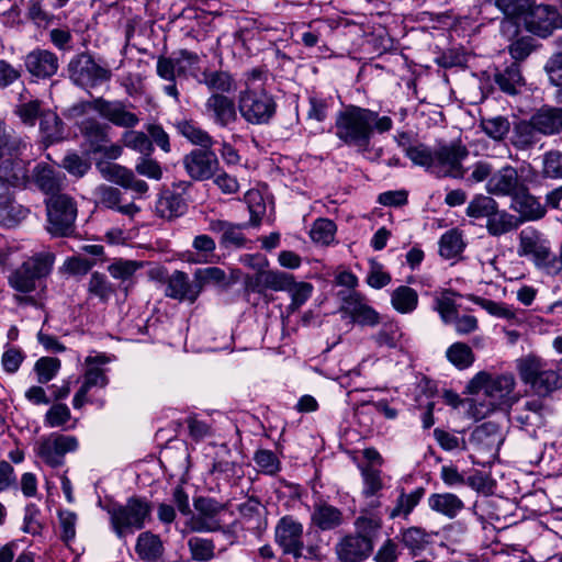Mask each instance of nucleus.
I'll list each match as a JSON object with an SVG mask.
<instances>
[{
  "label": "nucleus",
  "instance_id": "obj_1",
  "mask_svg": "<svg viewBox=\"0 0 562 562\" xmlns=\"http://www.w3.org/2000/svg\"><path fill=\"white\" fill-rule=\"evenodd\" d=\"M516 380L513 373L492 374L477 372L468 383L467 392L471 395L483 394L484 400H467L468 415L481 420L497 409H508L517 402Z\"/></svg>",
  "mask_w": 562,
  "mask_h": 562
},
{
  "label": "nucleus",
  "instance_id": "obj_2",
  "mask_svg": "<svg viewBox=\"0 0 562 562\" xmlns=\"http://www.w3.org/2000/svg\"><path fill=\"white\" fill-rule=\"evenodd\" d=\"M392 126L390 116H380L372 110L349 105L337 113L334 127L338 139L363 153L369 149L374 131L385 133Z\"/></svg>",
  "mask_w": 562,
  "mask_h": 562
},
{
  "label": "nucleus",
  "instance_id": "obj_3",
  "mask_svg": "<svg viewBox=\"0 0 562 562\" xmlns=\"http://www.w3.org/2000/svg\"><path fill=\"white\" fill-rule=\"evenodd\" d=\"M247 288L256 293L268 290L288 292L291 303L286 306L289 315L295 313L312 296L313 285L308 282H296L290 273L279 270H260L246 281Z\"/></svg>",
  "mask_w": 562,
  "mask_h": 562
},
{
  "label": "nucleus",
  "instance_id": "obj_4",
  "mask_svg": "<svg viewBox=\"0 0 562 562\" xmlns=\"http://www.w3.org/2000/svg\"><path fill=\"white\" fill-rule=\"evenodd\" d=\"M108 514L113 532L119 539H125L145 527L151 506L145 498L130 497L125 504L110 506Z\"/></svg>",
  "mask_w": 562,
  "mask_h": 562
},
{
  "label": "nucleus",
  "instance_id": "obj_5",
  "mask_svg": "<svg viewBox=\"0 0 562 562\" xmlns=\"http://www.w3.org/2000/svg\"><path fill=\"white\" fill-rule=\"evenodd\" d=\"M516 369L520 380L530 385L538 396H549L562 389V375L558 370L547 369L546 362L537 356L528 355L517 360Z\"/></svg>",
  "mask_w": 562,
  "mask_h": 562
},
{
  "label": "nucleus",
  "instance_id": "obj_6",
  "mask_svg": "<svg viewBox=\"0 0 562 562\" xmlns=\"http://www.w3.org/2000/svg\"><path fill=\"white\" fill-rule=\"evenodd\" d=\"M303 532V524L293 516L286 515L281 517L274 527V541L284 554L293 555L295 559L322 560L323 553L319 546L304 547Z\"/></svg>",
  "mask_w": 562,
  "mask_h": 562
},
{
  "label": "nucleus",
  "instance_id": "obj_7",
  "mask_svg": "<svg viewBox=\"0 0 562 562\" xmlns=\"http://www.w3.org/2000/svg\"><path fill=\"white\" fill-rule=\"evenodd\" d=\"M55 261L52 252H38L27 258L8 277V283L14 291L29 294L36 290L37 282L47 277Z\"/></svg>",
  "mask_w": 562,
  "mask_h": 562
},
{
  "label": "nucleus",
  "instance_id": "obj_8",
  "mask_svg": "<svg viewBox=\"0 0 562 562\" xmlns=\"http://www.w3.org/2000/svg\"><path fill=\"white\" fill-rule=\"evenodd\" d=\"M469 156V149L461 140L438 143L435 148L432 173L438 178L463 179L467 169L462 162Z\"/></svg>",
  "mask_w": 562,
  "mask_h": 562
},
{
  "label": "nucleus",
  "instance_id": "obj_9",
  "mask_svg": "<svg viewBox=\"0 0 562 562\" xmlns=\"http://www.w3.org/2000/svg\"><path fill=\"white\" fill-rule=\"evenodd\" d=\"M47 211V231L53 236H68L74 232L77 217L75 200L65 193L53 194L45 200Z\"/></svg>",
  "mask_w": 562,
  "mask_h": 562
},
{
  "label": "nucleus",
  "instance_id": "obj_10",
  "mask_svg": "<svg viewBox=\"0 0 562 562\" xmlns=\"http://www.w3.org/2000/svg\"><path fill=\"white\" fill-rule=\"evenodd\" d=\"M273 97L265 90L246 89L239 93L238 111L250 124H267L276 114Z\"/></svg>",
  "mask_w": 562,
  "mask_h": 562
},
{
  "label": "nucleus",
  "instance_id": "obj_11",
  "mask_svg": "<svg viewBox=\"0 0 562 562\" xmlns=\"http://www.w3.org/2000/svg\"><path fill=\"white\" fill-rule=\"evenodd\" d=\"M517 254L519 257L532 261L537 268L551 274L553 251L550 241L537 229L526 228L519 233Z\"/></svg>",
  "mask_w": 562,
  "mask_h": 562
},
{
  "label": "nucleus",
  "instance_id": "obj_12",
  "mask_svg": "<svg viewBox=\"0 0 562 562\" xmlns=\"http://www.w3.org/2000/svg\"><path fill=\"white\" fill-rule=\"evenodd\" d=\"M156 71L161 79L169 82L176 81L177 77L199 79L200 56L188 49H180L172 57L160 56Z\"/></svg>",
  "mask_w": 562,
  "mask_h": 562
},
{
  "label": "nucleus",
  "instance_id": "obj_13",
  "mask_svg": "<svg viewBox=\"0 0 562 562\" xmlns=\"http://www.w3.org/2000/svg\"><path fill=\"white\" fill-rule=\"evenodd\" d=\"M69 77L81 88H93L112 77L111 70L95 63L90 54L76 55L68 65Z\"/></svg>",
  "mask_w": 562,
  "mask_h": 562
},
{
  "label": "nucleus",
  "instance_id": "obj_14",
  "mask_svg": "<svg viewBox=\"0 0 562 562\" xmlns=\"http://www.w3.org/2000/svg\"><path fill=\"white\" fill-rule=\"evenodd\" d=\"M78 447L75 436L52 432L37 441L35 452L47 465L58 468L64 464L65 456L75 452Z\"/></svg>",
  "mask_w": 562,
  "mask_h": 562
},
{
  "label": "nucleus",
  "instance_id": "obj_15",
  "mask_svg": "<svg viewBox=\"0 0 562 562\" xmlns=\"http://www.w3.org/2000/svg\"><path fill=\"white\" fill-rule=\"evenodd\" d=\"M109 362L110 358L103 353L86 358L87 369L83 374V382L72 398L74 408L79 409L87 403V395L92 387H105L108 385L109 379L101 367Z\"/></svg>",
  "mask_w": 562,
  "mask_h": 562
},
{
  "label": "nucleus",
  "instance_id": "obj_16",
  "mask_svg": "<svg viewBox=\"0 0 562 562\" xmlns=\"http://www.w3.org/2000/svg\"><path fill=\"white\" fill-rule=\"evenodd\" d=\"M508 408L512 422L530 435L544 425V405L540 398L519 402L517 396V402Z\"/></svg>",
  "mask_w": 562,
  "mask_h": 562
},
{
  "label": "nucleus",
  "instance_id": "obj_17",
  "mask_svg": "<svg viewBox=\"0 0 562 562\" xmlns=\"http://www.w3.org/2000/svg\"><path fill=\"white\" fill-rule=\"evenodd\" d=\"M195 514L186 522L190 532H214L221 529L218 514L222 507L211 498L199 497L194 501Z\"/></svg>",
  "mask_w": 562,
  "mask_h": 562
},
{
  "label": "nucleus",
  "instance_id": "obj_18",
  "mask_svg": "<svg viewBox=\"0 0 562 562\" xmlns=\"http://www.w3.org/2000/svg\"><path fill=\"white\" fill-rule=\"evenodd\" d=\"M525 24L530 33L544 38L562 29V15L553 7L533 3L525 16Z\"/></svg>",
  "mask_w": 562,
  "mask_h": 562
},
{
  "label": "nucleus",
  "instance_id": "obj_19",
  "mask_svg": "<svg viewBox=\"0 0 562 562\" xmlns=\"http://www.w3.org/2000/svg\"><path fill=\"white\" fill-rule=\"evenodd\" d=\"M188 176L195 181L213 178L220 169V161L212 149H193L183 157Z\"/></svg>",
  "mask_w": 562,
  "mask_h": 562
},
{
  "label": "nucleus",
  "instance_id": "obj_20",
  "mask_svg": "<svg viewBox=\"0 0 562 562\" xmlns=\"http://www.w3.org/2000/svg\"><path fill=\"white\" fill-rule=\"evenodd\" d=\"M94 111L119 127L134 128L139 123L137 114L131 112L125 102L120 100L94 99Z\"/></svg>",
  "mask_w": 562,
  "mask_h": 562
},
{
  "label": "nucleus",
  "instance_id": "obj_21",
  "mask_svg": "<svg viewBox=\"0 0 562 562\" xmlns=\"http://www.w3.org/2000/svg\"><path fill=\"white\" fill-rule=\"evenodd\" d=\"M204 112L222 128H228L238 121L235 101L225 94H211L204 103Z\"/></svg>",
  "mask_w": 562,
  "mask_h": 562
},
{
  "label": "nucleus",
  "instance_id": "obj_22",
  "mask_svg": "<svg viewBox=\"0 0 562 562\" xmlns=\"http://www.w3.org/2000/svg\"><path fill=\"white\" fill-rule=\"evenodd\" d=\"M526 184L515 167L506 165L493 172L485 184L488 194L512 198Z\"/></svg>",
  "mask_w": 562,
  "mask_h": 562
},
{
  "label": "nucleus",
  "instance_id": "obj_23",
  "mask_svg": "<svg viewBox=\"0 0 562 562\" xmlns=\"http://www.w3.org/2000/svg\"><path fill=\"white\" fill-rule=\"evenodd\" d=\"M24 65L30 75L37 79H48L56 75L59 68L57 55L44 48H35L27 53Z\"/></svg>",
  "mask_w": 562,
  "mask_h": 562
},
{
  "label": "nucleus",
  "instance_id": "obj_24",
  "mask_svg": "<svg viewBox=\"0 0 562 562\" xmlns=\"http://www.w3.org/2000/svg\"><path fill=\"white\" fill-rule=\"evenodd\" d=\"M510 209L519 214V223L538 221L547 213L546 205L529 192L526 184L510 198Z\"/></svg>",
  "mask_w": 562,
  "mask_h": 562
},
{
  "label": "nucleus",
  "instance_id": "obj_25",
  "mask_svg": "<svg viewBox=\"0 0 562 562\" xmlns=\"http://www.w3.org/2000/svg\"><path fill=\"white\" fill-rule=\"evenodd\" d=\"M373 550V542L367 537L347 535L335 546V553L341 562H359L367 559Z\"/></svg>",
  "mask_w": 562,
  "mask_h": 562
},
{
  "label": "nucleus",
  "instance_id": "obj_26",
  "mask_svg": "<svg viewBox=\"0 0 562 562\" xmlns=\"http://www.w3.org/2000/svg\"><path fill=\"white\" fill-rule=\"evenodd\" d=\"M200 285L193 276V280L183 271H175L167 281L166 295L180 302L194 303L200 295Z\"/></svg>",
  "mask_w": 562,
  "mask_h": 562
},
{
  "label": "nucleus",
  "instance_id": "obj_27",
  "mask_svg": "<svg viewBox=\"0 0 562 562\" xmlns=\"http://www.w3.org/2000/svg\"><path fill=\"white\" fill-rule=\"evenodd\" d=\"M344 307L351 319L361 326L373 327L381 322L379 313L357 292L346 297Z\"/></svg>",
  "mask_w": 562,
  "mask_h": 562
},
{
  "label": "nucleus",
  "instance_id": "obj_28",
  "mask_svg": "<svg viewBox=\"0 0 562 562\" xmlns=\"http://www.w3.org/2000/svg\"><path fill=\"white\" fill-rule=\"evenodd\" d=\"M0 181L14 188H25L30 181L27 165L18 158L0 155Z\"/></svg>",
  "mask_w": 562,
  "mask_h": 562
},
{
  "label": "nucleus",
  "instance_id": "obj_29",
  "mask_svg": "<svg viewBox=\"0 0 562 562\" xmlns=\"http://www.w3.org/2000/svg\"><path fill=\"white\" fill-rule=\"evenodd\" d=\"M246 224H235L223 220H211L209 223V229L221 235L220 244L225 248L245 246L247 240L243 233Z\"/></svg>",
  "mask_w": 562,
  "mask_h": 562
},
{
  "label": "nucleus",
  "instance_id": "obj_30",
  "mask_svg": "<svg viewBox=\"0 0 562 562\" xmlns=\"http://www.w3.org/2000/svg\"><path fill=\"white\" fill-rule=\"evenodd\" d=\"M98 203L106 209L116 210L117 212L133 218L140 209L135 203L121 204L122 193L119 189L108 186H100L95 189Z\"/></svg>",
  "mask_w": 562,
  "mask_h": 562
},
{
  "label": "nucleus",
  "instance_id": "obj_31",
  "mask_svg": "<svg viewBox=\"0 0 562 562\" xmlns=\"http://www.w3.org/2000/svg\"><path fill=\"white\" fill-rule=\"evenodd\" d=\"M342 521L344 516L339 508L324 502L314 505L311 514V526L327 531L338 528Z\"/></svg>",
  "mask_w": 562,
  "mask_h": 562
},
{
  "label": "nucleus",
  "instance_id": "obj_32",
  "mask_svg": "<svg viewBox=\"0 0 562 562\" xmlns=\"http://www.w3.org/2000/svg\"><path fill=\"white\" fill-rule=\"evenodd\" d=\"M33 181L45 194H60L63 176L48 165L40 164L33 169Z\"/></svg>",
  "mask_w": 562,
  "mask_h": 562
},
{
  "label": "nucleus",
  "instance_id": "obj_33",
  "mask_svg": "<svg viewBox=\"0 0 562 562\" xmlns=\"http://www.w3.org/2000/svg\"><path fill=\"white\" fill-rule=\"evenodd\" d=\"M155 210L159 217L171 221L186 213L187 203L179 193L167 190L158 198Z\"/></svg>",
  "mask_w": 562,
  "mask_h": 562
},
{
  "label": "nucleus",
  "instance_id": "obj_34",
  "mask_svg": "<svg viewBox=\"0 0 562 562\" xmlns=\"http://www.w3.org/2000/svg\"><path fill=\"white\" fill-rule=\"evenodd\" d=\"M530 124L544 135L557 134L562 130V109L542 108L532 115Z\"/></svg>",
  "mask_w": 562,
  "mask_h": 562
},
{
  "label": "nucleus",
  "instance_id": "obj_35",
  "mask_svg": "<svg viewBox=\"0 0 562 562\" xmlns=\"http://www.w3.org/2000/svg\"><path fill=\"white\" fill-rule=\"evenodd\" d=\"M428 506L431 510L451 519L463 510L464 503L453 493H435L428 497Z\"/></svg>",
  "mask_w": 562,
  "mask_h": 562
},
{
  "label": "nucleus",
  "instance_id": "obj_36",
  "mask_svg": "<svg viewBox=\"0 0 562 562\" xmlns=\"http://www.w3.org/2000/svg\"><path fill=\"white\" fill-rule=\"evenodd\" d=\"M135 551L140 560L156 562L164 555L165 548L159 536L145 531L137 537Z\"/></svg>",
  "mask_w": 562,
  "mask_h": 562
},
{
  "label": "nucleus",
  "instance_id": "obj_37",
  "mask_svg": "<svg viewBox=\"0 0 562 562\" xmlns=\"http://www.w3.org/2000/svg\"><path fill=\"white\" fill-rule=\"evenodd\" d=\"M80 133L90 146V150L97 154V149H101L103 143H109V131L110 127L106 124H102L95 119L83 120L79 124Z\"/></svg>",
  "mask_w": 562,
  "mask_h": 562
},
{
  "label": "nucleus",
  "instance_id": "obj_38",
  "mask_svg": "<svg viewBox=\"0 0 562 562\" xmlns=\"http://www.w3.org/2000/svg\"><path fill=\"white\" fill-rule=\"evenodd\" d=\"M361 475L363 480L362 495L370 499L367 506L370 509L378 508L381 505L378 493L383 488L381 471L372 467H366L362 469Z\"/></svg>",
  "mask_w": 562,
  "mask_h": 562
},
{
  "label": "nucleus",
  "instance_id": "obj_39",
  "mask_svg": "<svg viewBox=\"0 0 562 562\" xmlns=\"http://www.w3.org/2000/svg\"><path fill=\"white\" fill-rule=\"evenodd\" d=\"M494 81L498 88L508 94H516L524 86V78L519 65L513 63L503 70H497L494 75Z\"/></svg>",
  "mask_w": 562,
  "mask_h": 562
},
{
  "label": "nucleus",
  "instance_id": "obj_40",
  "mask_svg": "<svg viewBox=\"0 0 562 562\" xmlns=\"http://www.w3.org/2000/svg\"><path fill=\"white\" fill-rule=\"evenodd\" d=\"M418 293L413 288L400 285L391 293V305L401 314H411L418 306Z\"/></svg>",
  "mask_w": 562,
  "mask_h": 562
},
{
  "label": "nucleus",
  "instance_id": "obj_41",
  "mask_svg": "<svg viewBox=\"0 0 562 562\" xmlns=\"http://www.w3.org/2000/svg\"><path fill=\"white\" fill-rule=\"evenodd\" d=\"M177 130L191 144L200 146L202 149H211L214 145L213 137L192 121L178 122Z\"/></svg>",
  "mask_w": 562,
  "mask_h": 562
},
{
  "label": "nucleus",
  "instance_id": "obj_42",
  "mask_svg": "<svg viewBox=\"0 0 562 562\" xmlns=\"http://www.w3.org/2000/svg\"><path fill=\"white\" fill-rule=\"evenodd\" d=\"M519 225L517 218L505 210L493 211L487 217L486 229L492 236H501L516 229Z\"/></svg>",
  "mask_w": 562,
  "mask_h": 562
},
{
  "label": "nucleus",
  "instance_id": "obj_43",
  "mask_svg": "<svg viewBox=\"0 0 562 562\" xmlns=\"http://www.w3.org/2000/svg\"><path fill=\"white\" fill-rule=\"evenodd\" d=\"M200 83L205 85L210 90L216 91L214 94H225L235 91L236 83L234 78L226 71H203V78L198 79Z\"/></svg>",
  "mask_w": 562,
  "mask_h": 562
},
{
  "label": "nucleus",
  "instance_id": "obj_44",
  "mask_svg": "<svg viewBox=\"0 0 562 562\" xmlns=\"http://www.w3.org/2000/svg\"><path fill=\"white\" fill-rule=\"evenodd\" d=\"M465 248V241L461 231L451 228L439 240V254L446 259H452L461 255Z\"/></svg>",
  "mask_w": 562,
  "mask_h": 562
},
{
  "label": "nucleus",
  "instance_id": "obj_45",
  "mask_svg": "<svg viewBox=\"0 0 562 562\" xmlns=\"http://www.w3.org/2000/svg\"><path fill=\"white\" fill-rule=\"evenodd\" d=\"M460 296L461 294L454 291L445 290L435 297V310L439 313L445 324H451L459 313L460 305L457 303L456 297Z\"/></svg>",
  "mask_w": 562,
  "mask_h": 562
},
{
  "label": "nucleus",
  "instance_id": "obj_46",
  "mask_svg": "<svg viewBox=\"0 0 562 562\" xmlns=\"http://www.w3.org/2000/svg\"><path fill=\"white\" fill-rule=\"evenodd\" d=\"M40 131L45 139L50 143L58 142L64 136V124L56 112L44 110L40 117Z\"/></svg>",
  "mask_w": 562,
  "mask_h": 562
},
{
  "label": "nucleus",
  "instance_id": "obj_47",
  "mask_svg": "<svg viewBox=\"0 0 562 562\" xmlns=\"http://www.w3.org/2000/svg\"><path fill=\"white\" fill-rule=\"evenodd\" d=\"M71 422L70 408L63 403L53 404L44 415V425L48 428L72 429L76 426V420L69 426Z\"/></svg>",
  "mask_w": 562,
  "mask_h": 562
},
{
  "label": "nucleus",
  "instance_id": "obj_48",
  "mask_svg": "<svg viewBox=\"0 0 562 562\" xmlns=\"http://www.w3.org/2000/svg\"><path fill=\"white\" fill-rule=\"evenodd\" d=\"M375 341L380 346L397 348L404 345L406 338L400 324L395 321H390L382 325L381 329L375 335Z\"/></svg>",
  "mask_w": 562,
  "mask_h": 562
},
{
  "label": "nucleus",
  "instance_id": "obj_49",
  "mask_svg": "<svg viewBox=\"0 0 562 562\" xmlns=\"http://www.w3.org/2000/svg\"><path fill=\"white\" fill-rule=\"evenodd\" d=\"M337 232V226L334 221L325 217L315 220L310 229V237L313 243L328 246L334 243Z\"/></svg>",
  "mask_w": 562,
  "mask_h": 562
},
{
  "label": "nucleus",
  "instance_id": "obj_50",
  "mask_svg": "<svg viewBox=\"0 0 562 562\" xmlns=\"http://www.w3.org/2000/svg\"><path fill=\"white\" fill-rule=\"evenodd\" d=\"M424 495L423 488H416L415 491L411 492L409 494L404 493V491L401 492L400 496L397 497L395 506L390 512V518L394 519L396 517H407L413 509L418 505L422 497Z\"/></svg>",
  "mask_w": 562,
  "mask_h": 562
},
{
  "label": "nucleus",
  "instance_id": "obj_51",
  "mask_svg": "<svg viewBox=\"0 0 562 562\" xmlns=\"http://www.w3.org/2000/svg\"><path fill=\"white\" fill-rule=\"evenodd\" d=\"M90 295L98 297L106 303L115 293V286L109 281L108 277L98 271L93 272L88 283Z\"/></svg>",
  "mask_w": 562,
  "mask_h": 562
},
{
  "label": "nucleus",
  "instance_id": "obj_52",
  "mask_svg": "<svg viewBox=\"0 0 562 562\" xmlns=\"http://www.w3.org/2000/svg\"><path fill=\"white\" fill-rule=\"evenodd\" d=\"M498 203L490 195L476 194L469 202L465 214L472 218L488 217L493 211H496Z\"/></svg>",
  "mask_w": 562,
  "mask_h": 562
},
{
  "label": "nucleus",
  "instance_id": "obj_53",
  "mask_svg": "<svg viewBox=\"0 0 562 562\" xmlns=\"http://www.w3.org/2000/svg\"><path fill=\"white\" fill-rule=\"evenodd\" d=\"M371 510L368 506L361 509V515L355 520L356 535L359 537H367L373 542V538L376 536L381 528V518L376 515L368 516L367 513Z\"/></svg>",
  "mask_w": 562,
  "mask_h": 562
},
{
  "label": "nucleus",
  "instance_id": "obj_54",
  "mask_svg": "<svg viewBox=\"0 0 562 562\" xmlns=\"http://www.w3.org/2000/svg\"><path fill=\"white\" fill-rule=\"evenodd\" d=\"M122 142L124 146L142 154L143 156H150L154 151L153 142L144 132L130 128L123 133Z\"/></svg>",
  "mask_w": 562,
  "mask_h": 562
},
{
  "label": "nucleus",
  "instance_id": "obj_55",
  "mask_svg": "<svg viewBox=\"0 0 562 562\" xmlns=\"http://www.w3.org/2000/svg\"><path fill=\"white\" fill-rule=\"evenodd\" d=\"M446 357L456 368L467 369L474 362V353L464 342H454L446 351Z\"/></svg>",
  "mask_w": 562,
  "mask_h": 562
},
{
  "label": "nucleus",
  "instance_id": "obj_56",
  "mask_svg": "<svg viewBox=\"0 0 562 562\" xmlns=\"http://www.w3.org/2000/svg\"><path fill=\"white\" fill-rule=\"evenodd\" d=\"M467 297L474 304L481 306L492 316L504 319H513L516 317L515 311L505 303H499L474 294H469Z\"/></svg>",
  "mask_w": 562,
  "mask_h": 562
},
{
  "label": "nucleus",
  "instance_id": "obj_57",
  "mask_svg": "<svg viewBox=\"0 0 562 562\" xmlns=\"http://www.w3.org/2000/svg\"><path fill=\"white\" fill-rule=\"evenodd\" d=\"M61 362L58 358L42 357L34 364V372L40 384L52 381L59 372Z\"/></svg>",
  "mask_w": 562,
  "mask_h": 562
},
{
  "label": "nucleus",
  "instance_id": "obj_58",
  "mask_svg": "<svg viewBox=\"0 0 562 562\" xmlns=\"http://www.w3.org/2000/svg\"><path fill=\"white\" fill-rule=\"evenodd\" d=\"M195 280L200 285V292L207 284H214L218 286H227L229 284L225 271L217 267H207L198 269L194 272Z\"/></svg>",
  "mask_w": 562,
  "mask_h": 562
},
{
  "label": "nucleus",
  "instance_id": "obj_59",
  "mask_svg": "<svg viewBox=\"0 0 562 562\" xmlns=\"http://www.w3.org/2000/svg\"><path fill=\"white\" fill-rule=\"evenodd\" d=\"M473 438L487 448L498 447L503 440L501 429L495 423H484L473 431Z\"/></svg>",
  "mask_w": 562,
  "mask_h": 562
},
{
  "label": "nucleus",
  "instance_id": "obj_60",
  "mask_svg": "<svg viewBox=\"0 0 562 562\" xmlns=\"http://www.w3.org/2000/svg\"><path fill=\"white\" fill-rule=\"evenodd\" d=\"M43 112L42 101L38 99L21 102L16 104L14 109V113L19 116L21 122L27 126H34Z\"/></svg>",
  "mask_w": 562,
  "mask_h": 562
},
{
  "label": "nucleus",
  "instance_id": "obj_61",
  "mask_svg": "<svg viewBox=\"0 0 562 562\" xmlns=\"http://www.w3.org/2000/svg\"><path fill=\"white\" fill-rule=\"evenodd\" d=\"M405 154L414 165L422 166L432 173L435 149H430L424 144H417L408 146Z\"/></svg>",
  "mask_w": 562,
  "mask_h": 562
},
{
  "label": "nucleus",
  "instance_id": "obj_62",
  "mask_svg": "<svg viewBox=\"0 0 562 562\" xmlns=\"http://www.w3.org/2000/svg\"><path fill=\"white\" fill-rule=\"evenodd\" d=\"M541 173L544 178L562 179V151L549 150L543 154Z\"/></svg>",
  "mask_w": 562,
  "mask_h": 562
},
{
  "label": "nucleus",
  "instance_id": "obj_63",
  "mask_svg": "<svg viewBox=\"0 0 562 562\" xmlns=\"http://www.w3.org/2000/svg\"><path fill=\"white\" fill-rule=\"evenodd\" d=\"M188 547L195 561H210L214 558L215 546L210 539L192 537L188 541Z\"/></svg>",
  "mask_w": 562,
  "mask_h": 562
},
{
  "label": "nucleus",
  "instance_id": "obj_64",
  "mask_svg": "<svg viewBox=\"0 0 562 562\" xmlns=\"http://www.w3.org/2000/svg\"><path fill=\"white\" fill-rule=\"evenodd\" d=\"M254 461L260 471L268 475H274L281 470V462L271 450L260 449L256 451Z\"/></svg>",
  "mask_w": 562,
  "mask_h": 562
}]
</instances>
